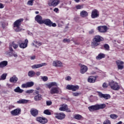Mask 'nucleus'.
<instances>
[{
	"mask_svg": "<svg viewBox=\"0 0 124 124\" xmlns=\"http://www.w3.org/2000/svg\"><path fill=\"white\" fill-rule=\"evenodd\" d=\"M97 107H98V110H99V109H103L106 107V105L105 104H97Z\"/></svg>",
	"mask_w": 124,
	"mask_h": 124,
	"instance_id": "obj_33",
	"label": "nucleus"
},
{
	"mask_svg": "<svg viewBox=\"0 0 124 124\" xmlns=\"http://www.w3.org/2000/svg\"><path fill=\"white\" fill-rule=\"evenodd\" d=\"M88 12L86 11H82L80 12V16L81 17H82L83 18H86V17H88Z\"/></svg>",
	"mask_w": 124,
	"mask_h": 124,
	"instance_id": "obj_27",
	"label": "nucleus"
},
{
	"mask_svg": "<svg viewBox=\"0 0 124 124\" xmlns=\"http://www.w3.org/2000/svg\"><path fill=\"white\" fill-rule=\"evenodd\" d=\"M66 112H71L70 109L69 108H67V109L65 110Z\"/></svg>",
	"mask_w": 124,
	"mask_h": 124,
	"instance_id": "obj_63",
	"label": "nucleus"
},
{
	"mask_svg": "<svg viewBox=\"0 0 124 124\" xmlns=\"http://www.w3.org/2000/svg\"><path fill=\"white\" fill-rule=\"evenodd\" d=\"M50 83L51 84V86H52V87H54V86H56L57 87L58 86V84H57L56 82H51Z\"/></svg>",
	"mask_w": 124,
	"mask_h": 124,
	"instance_id": "obj_52",
	"label": "nucleus"
},
{
	"mask_svg": "<svg viewBox=\"0 0 124 124\" xmlns=\"http://www.w3.org/2000/svg\"><path fill=\"white\" fill-rule=\"evenodd\" d=\"M9 55L10 57H12V56H14V57H15V58H17V57H18L17 53H15L12 52L11 51L9 52Z\"/></svg>",
	"mask_w": 124,
	"mask_h": 124,
	"instance_id": "obj_35",
	"label": "nucleus"
},
{
	"mask_svg": "<svg viewBox=\"0 0 124 124\" xmlns=\"http://www.w3.org/2000/svg\"><path fill=\"white\" fill-rule=\"evenodd\" d=\"M116 63L118 66V69H120V70L124 69V62L117 60L116 61Z\"/></svg>",
	"mask_w": 124,
	"mask_h": 124,
	"instance_id": "obj_15",
	"label": "nucleus"
},
{
	"mask_svg": "<svg viewBox=\"0 0 124 124\" xmlns=\"http://www.w3.org/2000/svg\"><path fill=\"white\" fill-rule=\"evenodd\" d=\"M55 118L58 120H63L65 118V114L63 112L55 113Z\"/></svg>",
	"mask_w": 124,
	"mask_h": 124,
	"instance_id": "obj_12",
	"label": "nucleus"
},
{
	"mask_svg": "<svg viewBox=\"0 0 124 124\" xmlns=\"http://www.w3.org/2000/svg\"><path fill=\"white\" fill-rule=\"evenodd\" d=\"M88 81L89 83H95L96 81V77L91 76L89 77L88 78Z\"/></svg>",
	"mask_w": 124,
	"mask_h": 124,
	"instance_id": "obj_21",
	"label": "nucleus"
},
{
	"mask_svg": "<svg viewBox=\"0 0 124 124\" xmlns=\"http://www.w3.org/2000/svg\"><path fill=\"white\" fill-rule=\"evenodd\" d=\"M66 89L67 90H71L73 92H76V91H77L78 90H79V86L68 85H67Z\"/></svg>",
	"mask_w": 124,
	"mask_h": 124,
	"instance_id": "obj_7",
	"label": "nucleus"
},
{
	"mask_svg": "<svg viewBox=\"0 0 124 124\" xmlns=\"http://www.w3.org/2000/svg\"><path fill=\"white\" fill-rule=\"evenodd\" d=\"M61 107L59 108L60 111H65L67 109L68 107L66 104L61 105Z\"/></svg>",
	"mask_w": 124,
	"mask_h": 124,
	"instance_id": "obj_24",
	"label": "nucleus"
},
{
	"mask_svg": "<svg viewBox=\"0 0 124 124\" xmlns=\"http://www.w3.org/2000/svg\"><path fill=\"white\" fill-rule=\"evenodd\" d=\"M104 47L105 50H107V51H109V45H108V44H105L104 45Z\"/></svg>",
	"mask_w": 124,
	"mask_h": 124,
	"instance_id": "obj_43",
	"label": "nucleus"
},
{
	"mask_svg": "<svg viewBox=\"0 0 124 124\" xmlns=\"http://www.w3.org/2000/svg\"><path fill=\"white\" fill-rule=\"evenodd\" d=\"M88 109L90 111V112H93L94 111H97V110H98L97 104L93 105V106H91L88 107Z\"/></svg>",
	"mask_w": 124,
	"mask_h": 124,
	"instance_id": "obj_18",
	"label": "nucleus"
},
{
	"mask_svg": "<svg viewBox=\"0 0 124 124\" xmlns=\"http://www.w3.org/2000/svg\"><path fill=\"white\" fill-rule=\"evenodd\" d=\"M52 65L55 67H62L63 66L62 62L60 61H53Z\"/></svg>",
	"mask_w": 124,
	"mask_h": 124,
	"instance_id": "obj_11",
	"label": "nucleus"
},
{
	"mask_svg": "<svg viewBox=\"0 0 124 124\" xmlns=\"http://www.w3.org/2000/svg\"><path fill=\"white\" fill-rule=\"evenodd\" d=\"M46 103L47 106H50V105H52V102L50 101H47L46 102Z\"/></svg>",
	"mask_w": 124,
	"mask_h": 124,
	"instance_id": "obj_49",
	"label": "nucleus"
},
{
	"mask_svg": "<svg viewBox=\"0 0 124 124\" xmlns=\"http://www.w3.org/2000/svg\"><path fill=\"white\" fill-rule=\"evenodd\" d=\"M66 80H67V81H70L71 80V77H70V76H68L66 78Z\"/></svg>",
	"mask_w": 124,
	"mask_h": 124,
	"instance_id": "obj_55",
	"label": "nucleus"
},
{
	"mask_svg": "<svg viewBox=\"0 0 124 124\" xmlns=\"http://www.w3.org/2000/svg\"><path fill=\"white\" fill-rule=\"evenodd\" d=\"M109 28L106 25L100 26L97 27L98 31H107Z\"/></svg>",
	"mask_w": 124,
	"mask_h": 124,
	"instance_id": "obj_13",
	"label": "nucleus"
},
{
	"mask_svg": "<svg viewBox=\"0 0 124 124\" xmlns=\"http://www.w3.org/2000/svg\"><path fill=\"white\" fill-rule=\"evenodd\" d=\"M17 81H18V78L16 76H14L10 78L11 83H17Z\"/></svg>",
	"mask_w": 124,
	"mask_h": 124,
	"instance_id": "obj_23",
	"label": "nucleus"
},
{
	"mask_svg": "<svg viewBox=\"0 0 124 124\" xmlns=\"http://www.w3.org/2000/svg\"><path fill=\"white\" fill-rule=\"evenodd\" d=\"M14 91L15 93H22L24 92V90L21 89V88H20V87L19 86L17 87L16 89H15Z\"/></svg>",
	"mask_w": 124,
	"mask_h": 124,
	"instance_id": "obj_28",
	"label": "nucleus"
},
{
	"mask_svg": "<svg viewBox=\"0 0 124 124\" xmlns=\"http://www.w3.org/2000/svg\"><path fill=\"white\" fill-rule=\"evenodd\" d=\"M34 99L35 101H39V100H41V99H42V97L41 94H38L34 97Z\"/></svg>",
	"mask_w": 124,
	"mask_h": 124,
	"instance_id": "obj_31",
	"label": "nucleus"
},
{
	"mask_svg": "<svg viewBox=\"0 0 124 124\" xmlns=\"http://www.w3.org/2000/svg\"><path fill=\"white\" fill-rule=\"evenodd\" d=\"M26 93H33V90L31 89V90H27Z\"/></svg>",
	"mask_w": 124,
	"mask_h": 124,
	"instance_id": "obj_48",
	"label": "nucleus"
},
{
	"mask_svg": "<svg viewBox=\"0 0 124 124\" xmlns=\"http://www.w3.org/2000/svg\"><path fill=\"white\" fill-rule=\"evenodd\" d=\"M74 118L76 120H81L82 119V116H81L79 114H76L74 116Z\"/></svg>",
	"mask_w": 124,
	"mask_h": 124,
	"instance_id": "obj_37",
	"label": "nucleus"
},
{
	"mask_svg": "<svg viewBox=\"0 0 124 124\" xmlns=\"http://www.w3.org/2000/svg\"><path fill=\"white\" fill-rule=\"evenodd\" d=\"M105 58V54L104 53H99L97 56H96V60H101L102 59H104Z\"/></svg>",
	"mask_w": 124,
	"mask_h": 124,
	"instance_id": "obj_30",
	"label": "nucleus"
},
{
	"mask_svg": "<svg viewBox=\"0 0 124 124\" xmlns=\"http://www.w3.org/2000/svg\"><path fill=\"white\" fill-rule=\"evenodd\" d=\"M28 34L29 35H32V33L31 32H28Z\"/></svg>",
	"mask_w": 124,
	"mask_h": 124,
	"instance_id": "obj_64",
	"label": "nucleus"
},
{
	"mask_svg": "<svg viewBox=\"0 0 124 124\" xmlns=\"http://www.w3.org/2000/svg\"><path fill=\"white\" fill-rule=\"evenodd\" d=\"M36 121L40 123V124H46L48 122L47 119L42 117H38L36 118Z\"/></svg>",
	"mask_w": 124,
	"mask_h": 124,
	"instance_id": "obj_10",
	"label": "nucleus"
},
{
	"mask_svg": "<svg viewBox=\"0 0 124 124\" xmlns=\"http://www.w3.org/2000/svg\"><path fill=\"white\" fill-rule=\"evenodd\" d=\"M35 20L39 25H46L47 27H53V28H56L57 27V24L55 23H53L50 19H43L42 16H41L38 15L35 17Z\"/></svg>",
	"mask_w": 124,
	"mask_h": 124,
	"instance_id": "obj_1",
	"label": "nucleus"
},
{
	"mask_svg": "<svg viewBox=\"0 0 124 124\" xmlns=\"http://www.w3.org/2000/svg\"><path fill=\"white\" fill-rule=\"evenodd\" d=\"M80 94H81V93H79L77 92L72 93V95H73V96H79Z\"/></svg>",
	"mask_w": 124,
	"mask_h": 124,
	"instance_id": "obj_44",
	"label": "nucleus"
},
{
	"mask_svg": "<svg viewBox=\"0 0 124 124\" xmlns=\"http://www.w3.org/2000/svg\"><path fill=\"white\" fill-rule=\"evenodd\" d=\"M76 7L77 9H82V8H83V5H78Z\"/></svg>",
	"mask_w": 124,
	"mask_h": 124,
	"instance_id": "obj_47",
	"label": "nucleus"
},
{
	"mask_svg": "<svg viewBox=\"0 0 124 124\" xmlns=\"http://www.w3.org/2000/svg\"><path fill=\"white\" fill-rule=\"evenodd\" d=\"M21 87L22 88H28V83L22 84Z\"/></svg>",
	"mask_w": 124,
	"mask_h": 124,
	"instance_id": "obj_50",
	"label": "nucleus"
},
{
	"mask_svg": "<svg viewBox=\"0 0 124 124\" xmlns=\"http://www.w3.org/2000/svg\"><path fill=\"white\" fill-rule=\"evenodd\" d=\"M44 65H47V63H42L41 64H34V65H32L31 66V67L33 69H36L37 68H40V67H42V66H44Z\"/></svg>",
	"mask_w": 124,
	"mask_h": 124,
	"instance_id": "obj_14",
	"label": "nucleus"
},
{
	"mask_svg": "<svg viewBox=\"0 0 124 124\" xmlns=\"http://www.w3.org/2000/svg\"><path fill=\"white\" fill-rule=\"evenodd\" d=\"M29 100L26 99H21L19 101H17V103L18 104H25L26 103H28Z\"/></svg>",
	"mask_w": 124,
	"mask_h": 124,
	"instance_id": "obj_29",
	"label": "nucleus"
},
{
	"mask_svg": "<svg viewBox=\"0 0 124 124\" xmlns=\"http://www.w3.org/2000/svg\"><path fill=\"white\" fill-rule=\"evenodd\" d=\"M8 64V62L6 61H4L0 62V67L2 68L5 67Z\"/></svg>",
	"mask_w": 124,
	"mask_h": 124,
	"instance_id": "obj_25",
	"label": "nucleus"
},
{
	"mask_svg": "<svg viewBox=\"0 0 124 124\" xmlns=\"http://www.w3.org/2000/svg\"><path fill=\"white\" fill-rule=\"evenodd\" d=\"M60 3V0H50L48 2V5L49 6H53V7H56Z\"/></svg>",
	"mask_w": 124,
	"mask_h": 124,
	"instance_id": "obj_6",
	"label": "nucleus"
},
{
	"mask_svg": "<svg viewBox=\"0 0 124 124\" xmlns=\"http://www.w3.org/2000/svg\"><path fill=\"white\" fill-rule=\"evenodd\" d=\"M63 42L64 43H69L70 42V41L69 40V39L65 38L62 40Z\"/></svg>",
	"mask_w": 124,
	"mask_h": 124,
	"instance_id": "obj_45",
	"label": "nucleus"
},
{
	"mask_svg": "<svg viewBox=\"0 0 124 124\" xmlns=\"http://www.w3.org/2000/svg\"><path fill=\"white\" fill-rule=\"evenodd\" d=\"M12 46L14 49H17L18 48V45L15 44V43L13 42L12 44V46H10L9 50L10 52H13V48H12Z\"/></svg>",
	"mask_w": 124,
	"mask_h": 124,
	"instance_id": "obj_22",
	"label": "nucleus"
},
{
	"mask_svg": "<svg viewBox=\"0 0 124 124\" xmlns=\"http://www.w3.org/2000/svg\"><path fill=\"white\" fill-rule=\"evenodd\" d=\"M44 114H45L46 115H51V112H50L49 109H46V110H44Z\"/></svg>",
	"mask_w": 124,
	"mask_h": 124,
	"instance_id": "obj_41",
	"label": "nucleus"
},
{
	"mask_svg": "<svg viewBox=\"0 0 124 124\" xmlns=\"http://www.w3.org/2000/svg\"><path fill=\"white\" fill-rule=\"evenodd\" d=\"M53 11H54V12H56L57 13V12L59 11V8H54L53 10Z\"/></svg>",
	"mask_w": 124,
	"mask_h": 124,
	"instance_id": "obj_56",
	"label": "nucleus"
},
{
	"mask_svg": "<svg viewBox=\"0 0 124 124\" xmlns=\"http://www.w3.org/2000/svg\"><path fill=\"white\" fill-rule=\"evenodd\" d=\"M33 85H34V83L32 81L27 82V86L28 88H31V87H32Z\"/></svg>",
	"mask_w": 124,
	"mask_h": 124,
	"instance_id": "obj_40",
	"label": "nucleus"
},
{
	"mask_svg": "<svg viewBox=\"0 0 124 124\" xmlns=\"http://www.w3.org/2000/svg\"><path fill=\"white\" fill-rule=\"evenodd\" d=\"M4 7L3 4L0 3V9H2Z\"/></svg>",
	"mask_w": 124,
	"mask_h": 124,
	"instance_id": "obj_58",
	"label": "nucleus"
},
{
	"mask_svg": "<svg viewBox=\"0 0 124 124\" xmlns=\"http://www.w3.org/2000/svg\"><path fill=\"white\" fill-rule=\"evenodd\" d=\"M41 78L44 82H46V81H48V77H47L46 76H41Z\"/></svg>",
	"mask_w": 124,
	"mask_h": 124,
	"instance_id": "obj_38",
	"label": "nucleus"
},
{
	"mask_svg": "<svg viewBox=\"0 0 124 124\" xmlns=\"http://www.w3.org/2000/svg\"><path fill=\"white\" fill-rule=\"evenodd\" d=\"M69 41H70V42H71V41H73L75 44H76V42L74 41V39L73 38H71L70 39H69Z\"/></svg>",
	"mask_w": 124,
	"mask_h": 124,
	"instance_id": "obj_54",
	"label": "nucleus"
},
{
	"mask_svg": "<svg viewBox=\"0 0 124 124\" xmlns=\"http://www.w3.org/2000/svg\"><path fill=\"white\" fill-rule=\"evenodd\" d=\"M103 124H111V122L110 120H106L104 122Z\"/></svg>",
	"mask_w": 124,
	"mask_h": 124,
	"instance_id": "obj_46",
	"label": "nucleus"
},
{
	"mask_svg": "<svg viewBox=\"0 0 124 124\" xmlns=\"http://www.w3.org/2000/svg\"><path fill=\"white\" fill-rule=\"evenodd\" d=\"M99 96L101 98H105V99H109L111 98V96L108 94H102V93H99Z\"/></svg>",
	"mask_w": 124,
	"mask_h": 124,
	"instance_id": "obj_19",
	"label": "nucleus"
},
{
	"mask_svg": "<svg viewBox=\"0 0 124 124\" xmlns=\"http://www.w3.org/2000/svg\"><path fill=\"white\" fill-rule=\"evenodd\" d=\"M28 43H29V40L28 39H25L24 43H22L19 44V47L21 49H25L28 47Z\"/></svg>",
	"mask_w": 124,
	"mask_h": 124,
	"instance_id": "obj_16",
	"label": "nucleus"
},
{
	"mask_svg": "<svg viewBox=\"0 0 124 124\" xmlns=\"http://www.w3.org/2000/svg\"><path fill=\"white\" fill-rule=\"evenodd\" d=\"M7 75L6 74H2L0 77V80H5L6 79V76Z\"/></svg>",
	"mask_w": 124,
	"mask_h": 124,
	"instance_id": "obj_36",
	"label": "nucleus"
},
{
	"mask_svg": "<svg viewBox=\"0 0 124 124\" xmlns=\"http://www.w3.org/2000/svg\"><path fill=\"white\" fill-rule=\"evenodd\" d=\"M32 44L33 46L37 48V47H38L37 45L38 46H41V45H42V43H41L40 42H38L37 41H34L33 43H32Z\"/></svg>",
	"mask_w": 124,
	"mask_h": 124,
	"instance_id": "obj_26",
	"label": "nucleus"
},
{
	"mask_svg": "<svg viewBox=\"0 0 124 124\" xmlns=\"http://www.w3.org/2000/svg\"><path fill=\"white\" fill-rule=\"evenodd\" d=\"M88 71V67L85 65H82L80 67V72L81 74H85Z\"/></svg>",
	"mask_w": 124,
	"mask_h": 124,
	"instance_id": "obj_17",
	"label": "nucleus"
},
{
	"mask_svg": "<svg viewBox=\"0 0 124 124\" xmlns=\"http://www.w3.org/2000/svg\"><path fill=\"white\" fill-rule=\"evenodd\" d=\"M56 23L58 24V26L59 28H62L63 25V21L57 20Z\"/></svg>",
	"mask_w": 124,
	"mask_h": 124,
	"instance_id": "obj_34",
	"label": "nucleus"
},
{
	"mask_svg": "<svg viewBox=\"0 0 124 124\" xmlns=\"http://www.w3.org/2000/svg\"><path fill=\"white\" fill-rule=\"evenodd\" d=\"M33 1H34V0H28L27 2L28 5H31L32 6V5H33Z\"/></svg>",
	"mask_w": 124,
	"mask_h": 124,
	"instance_id": "obj_39",
	"label": "nucleus"
},
{
	"mask_svg": "<svg viewBox=\"0 0 124 124\" xmlns=\"http://www.w3.org/2000/svg\"><path fill=\"white\" fill-rule=\"evenodd\" d=\"M24 21V19L20 18L16 20L14 23V28H16V30L18 31H25L24 29L20 27V26L22 25V22Z\"/></svg>",
	"mask_w": 124,
	"mask_h": 124,
	"instance_id": "obj_2",
	"label": "nucleus"
},
{
	"mask_svg": "<svg viewBox=\"0 0 124 124\" xmlns=\"http://www.w3.org/2000/svg\"><path fill=\"white\" fill-rule=\"evenodd\" d=\"M11 114L12 116H19L21 114V108H17L11 111Z\"/></svg>",
	"mask_w": 124,
	"mask_h": 124,
	"instance_id": "obj_9",
	"label": "nucleus"
},
{
	"mask_svg": "<svg viewBox=\"0 0 124 124\" xmlns=\"http://www.w3.org/2000/svg\"><path fill=\"white\" fill-rule=\"evenodd\" d=\"M108 85L113 91H119L121 89V85H119V83L116 81H110L108 83Z\"/></svg>",
	"mask_w": 124,
	"mask_h": 124,
	"instance_id": "obj_3",
	"label": "nucleus"
},
{
	"mask_svg": "<svg viewBox=\"0 0 124 124\" xmlns=\"http://www.w3.org/2000/svg\"><path fill=\"white\" fill-rule=\"evenodd\" d=\"M35 75V72L33 70L30 71L28 73L29 77H33Z\"/></svg>",
	"mask_w": 124,
	"mask_h": 124,
	"instance_id": "obj_32",
	"label": "nucleus"
},
{
	"mask_svg": "<svg viewBox=\"0 0 124 124\" xmlns=\"http://www.w3.org/2000/svg\"><path fill=\"white\" fill-rule=\"evenodd\" d=\"M36 75H37V76H39V75H40L41 74V73L40 72H37L36 73H35Z\"/></svg>",
	"mask_w": 124,
	"mask_h": 124,
	"instance_id": "obj_59",
	"label": "nucleus"
},
{
	"mask_svg": "<svg viewBox=\"0 0 124 124\" xmlns=\"http://www.w3.org/2000/svg\"><path fill=\"white\" fill-rule=\"evenodd\" d=\"M103 88H104V89H106V88H107V84L106 83H104L103 84V86H102Z\"/></svg>",
	"mask_w": 124,
	"mask_h": 124,
	"instance_id": "obj_51",
	"label": "nucleus"
},
{
	"mask_svg": "<svg viewBox=\"0 0 124 124\" xmlns=\"http://www.w3.org/2000/svg\"><path fill=\"white\" fill-rule=\"evenodd\" d=\"M15 107L14 106H9V109H12V108H14Z\"/></svg>",
	"mask_w": 124,
	"mask_h": 124,
	"instance_id": "obj_61",
	"label": "nucleus"
},
{
	"mask_svg": "<svg viewBox=\"0 0 124 124\" xmlns=\"http://www.w3.org/2000/svg\"><path fill=\"white\" fill-rule=\"evenodd\" d=\"M97 17H99V12L95 9L93 10L91 13V17L93 19H95V18H97Z\"/></svg>",
	"mask_w": 124,
	"mask_h": 124,
	"instance_id": "obj_8",
	"label": "nucleus"
},
{
	"mask_svg": "<svg viewBox=\"0 0 124 124\" xmlns=\"http://www.w3.org/2000/svg\"><path fill=\"white\" fill-rule=\"evenodd\" d=\"M31 113L33 117H36L38 115V110L35 108H31Z\"/></svg>",
	"mask_w": 124,
	"mask_h": 124,
	"instance_id": "obj_20",
	"label": "nucleus"
},
{
	"mask_svg": "<svg viewBox=\"0 0 124 124\" xmlns=\"http://www.w3.org/2000/svg\"><path fill=\"white\" fill-rule=\"evenodd\" d=\"M7 86L8 87H9L10 89H11V88H12V85L9 84V83H7Z\"/></svg>",
	"mask_w": 124,
	"mask_h": 124,
	"instance_id": "obj_57",
	"label": "nucleus"
},
{
	"mask_svg": "<svg viewBox=\"0 0 124 124\" xmlns=\"http://www.w3.org/2000/svg\"><path fill=\"white\" fill-rule=\"evenodd\" d=\"M35 56H33L31 57V60H35Z\"/></svg>",
	"mask_w": 124,
	"mask_h": 124,
	"instance_id": "obj_62",
	"label": "nucleus"
},
{
	"mask_svg": "<svg viewBox=\"0 0 124 124\" xmlns=\"http://www.w3.org/2000/svg\"><path fill=\"white\" fill-rule=\"evenodd\" d=\"M1 26H2L3 29H5V24H4V23H2L1 24Z\"/></svg>",
	"mask_w": 124,
	"mask_h": 124,
	"instance_id": "obj_60",
	"label": "nucleus"
},
{
	"mask_svg": "<svg viewBox=\"0 0 124 124\" xmlns=\"http://www.w3.org/2000/svg\"><path fill=\"white\" fill-rule=\"evenodd\" d=\"M110 118H111V119L115 120V119H117V118H118V115L116 114H111L110 115Z\"/></svg>",
	"mask_w": 124,
	"mask_h": 124,
	"instance_id": "obj_42",
	"label": "nucleus"
},
{
	"mask_svg": "<svg viewBox=\"0 0 124 124\" xmlns=\"http://www.w3.org/2000/svg\"><path fill=\"white\" fill-rule=\"evenodd\" d=\"M46 86H47V87H48V89H51V87H53V86H52V84H51V83H49V84H46Z\"/></svg>",
	"mask_w": 124,
	"mask_h": 124,
	"instance_id": "obj_53",
	"label": "nucleus"
},
{
	"mask_svg": "<svg viewBox=\"0 0 124 124\" xmlns=\"http://www.w3.org/2000/svg\"><path fill=\"white\" fill-rule=\"evenodd\" d=\"M103 40V38L102 37L97 35L94 37V38L93 39V42L92 43V46H98L99 45V42Z\"/></svg>",
	"mask_w": 124,
	"mask_h": 124,
	"instance_id": "obj_4",
	"label": "nucleus"
},
{
	"mask_svg": "<svg viewBox=\"0 0 124 124\" xmlns=\"http://www.w3.org/2000/svg\"><path fill=\"white\" fill-rule=\"evenodd\" d=\"M50 93L51 94H61L62 93V89H60L59 87H52L50 90Z\"/></svg>",
	"mask_w": 124,
	"mask_h": 124,
	"instance_id": "obj_5",
	"label": "nucleus"
}]
</instances>
